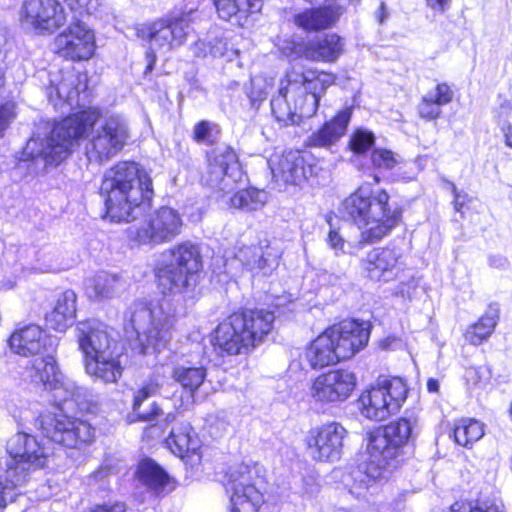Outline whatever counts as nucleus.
<instances>
[{
	"label": "nucleus",
	"mask_w": 512,
	"mask_h": 512,
	"mask_svg": "<svg viewBox=\"0 0 512 512\" xmlns=\"http://www.w3.org/2000/svg\"><path fill=\"white\" fill-rule=\"evenodd\" d=\"M91 131L85 153L90 162L102 163L115 157L127 144L130 129L120 114H106L87 108L56 124L45 139L31 137L23 149L21 160L42 158L47 164L58 165L71 153L73 144Z\"/></svg>",
	"instance_id": "nucleus-1"
},
{
	"label": "nucleus",
	"mask_w": 512,
	"mask_h": 512,
	"mask_svg": "<svg viewBox=\"0 0 512 512\" xmlns=\"http://www.w3.org/2000/svg\"><path fill=\"white\" fill-rule=\"evenodd\" d=\"M100 192L108 217L114 222H130L150 208L152 180L137 163L123 161L104 173Z\"/></svg>",
	"instance_id": "nucleus-2"
},
{
	"label": "nucleus",
	"mask_w": 512,
	"mask_h": 512,
	"mask_svg": "<svg viewBox=\"0 0 512 512\" xmlns=\"http://www.w3.org/2000/svg\"><path fill=\"white\" fill-rule=\"evenodd\" d=\"M75 338L83 355L86 373L105 384L117 383L122 377V352L113 329L89 319L76 325Z\"/></svg>",
	"instance_id": "nucleus-3"
},
{
	"label": "nucleus",
	"mask_w": 512,
	"mask_h": 512,
	"mask_svg": "<svg viewBox=\"0 0 512 512\" xmlns=\"http://www.w3.org/2000/svg\"><path fill=\"white\" fill-rule=\"evenodd\" d=\"M416 421L409 418H399L392 421L382 429H377L367 437V460L360 466L368 483L386 478L404 461V447L412 437Z\"/></svg>",
	"instance_id": "nucleus-4"
},
{
	"label": "nucleus",
	"mask_w": 512,
	"mask_h": 512,
	"mask_svg": "<svg viewBox=\"0 0 512 512\" xmlns=\"http://www.w3.org/2000/svg\"><path fill=\"white\" fill-rule=\"evenodd\" d=\"M390 196L385 190L370 195L359 188L343 202V214L361 230L359 248L386 236L401 218V210L389 204Z\"/></svg>",
	"instance_id": "nucleus-5"
},
{
	"label": "nucleus",
	"mask_w": 512,
	"mask_h": 512,
	"mask_svg": "<svg viewBox=\"0 0 512 512\" xmlns=\"http://www.w3.org/2000/svg\"><path fill=\"white\" fill-rule=\"evenodd\" d=\"M274 320V314L266 310L234 312L215 328L212 344L220 353L247 354L264 341Z\"/></svg>",
	"instance_id": "nucleus-6"
},
{
	"label": "nucleus",
	"mask_w": 512,
	"mask_h": 512,
	"mask_svg": "<svg viewBox=\"0 0 512 512\" xmlns=\"http://www.w3.org/2000/svg\"><path fill=\"white\" fill-rule=\"evenodd\" d=\"M7 452L4 465L0 461V508L16 499V488L26 481L30 471L42 468L46 461L36 438L22 432L9 439Z\"/></svg>",
	"instance_id": "nucleus-7"
},
{
	"label": "nucleus",
	"mask_w": 512,
	"mask_h": 512,
	"mask_svg": "<svg viewBox=\"0 0 512 512\" xmlns=\"http://www.w3.org/2000/svg\"><path fill=\"white\" fill-rule=\"evenodd\" d=\"M202 266L199 247L190 241L181 242L162 254L155 269L158 287L164 294L187 293L195 287Z\"/></svg>",
	"instance_id": "nucleus-8"
},
{
	"label": "nucleus",
	"mask_w": 512,
	"mask_h": 512,
	"mask_svg": "<svg viewBox=\"0 0 512 512\" xmlns=\"http://www.w3.org/2000/svg\"><path fill=\"white\" fill-rule=\"evenodd\" d=\"M135 31L147 48L145 73H148L153 70L157 55H167L183 46L192 29L187 15H167L138 24Z\"/></svg>",
	"instance_id": "nucleus-9"
},
{
	"label": "nucleus",
	"mask_w": 512,
	"mask_h": 512,
	"mask_svg": "<svg viewBox=\"0 0 512 512\" xmlns=\"http://www.w3.org/2000/svg\"><path fill=\"white\" fill-rule=\"evenodd\" d=\"M130 321L138 338H146L143 353H146L148 347L160 350L172 338L176 309L167 298L151 302L139 301L133 304Z\"/></svg>",
	"instance_id": "nucleus-10"
},
{
	"label": "nucleus",
	"mask_w": 512,
	"mask_h": 512,
	"mask_svg": "<svg viewBox=\"0 0 512 512\" xmlns=\"http://www.w3.org/2000/svg\"><path fill=\"white\" fill-rule=\"evenodd\" d=\"M24 378L31 384L50 391L62 411L81 408L86 391L62 374L53 355L48 353L30 361L25 366Z\"/></svg>",
	"instance_id": "nucleus-11"
},
{
	"label": "nucleus",
	"mask_w": 512,
	"mask_h": 512,
	"mask_svg": "<svg viewBox=\"0 0 512 512\" xmlns=\"http://www.w3.org/2000/svg\"><path fill=\"white\" fill-rule=\"evenodd\" d=\"M407 394V385L401 378H379L358 399L361 415L374 421L385 420L400 410Z\"/></svg>",
	"instance_id": "nucleus-12"
},
{
	"label": "nucleus",
	"mask_w": 512,
	"mask_h": 512,
	"mask_svg": "<svg viewBox=\"0 0 512 512\" xmlns=\"http://www.w3.org/2000/svg\"><path fill=\"white\" fill-rule=\"evenodd\" d=\"M203 183L220 196L233 193L244 181L236 152L229 146L217 147L209 156Z\"/></svg>",
	"instance_id": "nucleus-13"
},
{
	"label": "nucleus",
	"mask_w": 512,
	"mask_h": 512,
	"mask_svg": "<svg viewBox=\"0 0 512 512\" xmlns=\"http://www.w3.org/2000/svg\"><path fill=\"white\" fill-rule=\"evenodd\" d=\"M183 221L177 210L161 207L151 213L139 227L130 230L132 241L139 245L155 247L171 242L180 233Z\"/></svg>",
	"instance_id": "nucleus-14"
},
{
	"label": "nucleus",
	"mask_w": 512,
	"mask_h": 512,
	"mask_svg": "<svg viewBox=\"0 0 512 512\" xmlns=\"http://www.w3.org/2000/svg\"><path fill=\"white\" fill-rule=\"evenodd\" d=\"M66 21L64 8L57 0H25L19 11L22 28L38 35L52 34Z\"/></svg>",
	"instance_id": "nucleus-15"
},
{
	"label": "nucleus",
	"mask_w": 512,
	"mask_h": 512,
	"mask_svg": "<svg viewBox=\"0 0 512 512\" xmlns=\"http://www.w3.org/2000/svg\"><path fill=\"white\" fill-rule=\"evenodd\" d=\"M357 385V377L348 369H333L315 377L309 387L314 403L335 405L346 401Z\"/></svg>",
	"instance_id": "nucleus-16"
},
{
	"label": "nucleus",
	"mask_w": 512,
	"mask_h": 512,
	"mask_svg": "<svg viewBox=\"0 0 512 512\" xmlns=\"http://www.w3.org/2000/svg\"><path fill=\"white\" fill-rule=\"evenodd\" d=\"M40 423L47 438L68 448H80L94 438L95 431L87 421L63 413L42 416Z\"/></svg>",
	"instance_id": "nucleus-17"
},
{
	"label": "nucleus",
	"mask_w": 512,
	"mask_h": 512,
	"mask_svg": "<svg viewBox=\"0 0 512 512\" xmlns=\"http://www.w3.org/2000/svg\"><path fill=\"white\" fill-rule=\"evenodd\" d=\"M345 427L336 421L324 423L309 431L306 445L310 457L318 462H336L343 452L347 437Z\"/></svg>",
	"instance_id": "nucleus-18"
},
{
	"label": "nucleus",
	"mask_w": 512,
	"mask_h": 512,
	"mask_svg": "<svg viewBox=\"0 0 512 512\" xmlns=\"http://www.w3.org/2000/svg\"><path fill=\"white\" fill-rule=\"evenodd\" d=\"M310 155L300 151L274 152L268 159L273 178L277 182L300 185L314 174Z\"/></svg>",
	"instance_id": "nucleus-19"
},
{
	"label": "nucleus",
	"mask_w": 512,
	"mask_h": 512,
	"mask_svg": "<svg viewBox=\"0 0 512 512\" xmlns=\"http://www.w3.org/2000/svg\"><path fill=\"white\" fill-rule=\"evenodd\" d=\"M95 48L94 32L81 21L72 22L55 38L56 52L72 61L90 59Z\"/></svg>",
	"instance_id": "nucleus-20"
},
{
	"label": "nucleus",
	"mask_w": 512,
	"mask_h": 512,
	"mask_svg": "<svg viewBox=\"0 0 512 512\" xmlns=\"http://www.w3.org/2000/svg\"><path fill=\"white\" fill-rule=\"evenodd\" d=\"M361 264L371 280L382 282L399 279L406 268L403 254L396 247L374 248L362 259Z\"/></svg>",
	"instance_id": "nucleus-21"
},
{
	"label": "nucleus",
	"mask_w": 512,
	"mask_h": 512,
	"mask_svg": "<svg viewBox=\"0 0 512 512\" xmlns=\"http://www.w3.org/2000/svg\"><path fill=\"white\" fill-rule=\"evenodd\" d=\"M340 360L352 358L368 343L369 325L356 320H344L326 329Z\"/></svg>",
	"instance_id": "nucleus-22"
},
{
	"label": "nucleus",
	"mask_w": 512,
	"mask_h": 512,
	"mask_svg": "<svg viewBox=\"0 0 512 512\" xmlns=\"http://www.w3.org/2000/svg\"><path fill=\"white\" fill-rule=\"evenodd\" d=\"M290 79L292 78L293 89L301 88L305 98L303 101L302 112L306 116H313L317 112L319 100L326 89L333 85L335 76L327 72L317 70H300L293 67L288 70Z\"/></svg>",
	"instance_id": "nucleus-23"
},
{
	"label": "nucleus",
	"mask_w": 512,
	"mask_h": 512,
	"mask_svg": "<svg viewBox=\"0 0 512 512\" xmlns=\"http://www.w3.org/2000/svg\"><path fill=\"white\" fill-rule=\"evenodd\" d=\"M292 78L287 71L280 81L278 95L271 100L272 113L284 126L299 124L302 118H310L302 112L305 95L301 88H292Z\"/></svg>",
	"instance_id": "nucleus-24"
},
{
	"label": "nucleus",
	"mask_w": 512,
	"mask_h": 512,
	"mask_svg": "<svg viewBox=\"0 0 512 512\" xmlns=\"http://www.w3.org/2000/svg\"><path fill=\"white\" fill-rule=\"evenodd\" d=\"M265 484L264 469L258 463H241L232 469L228 475L227 491L231 493L230 500H251L252 491L263 498L262 489Z\"/></svg>",
	"instance_id": "nucleus-25"
},
{
	"label": "nucleus",
	"mask_w": 512,
	"mask_h": 512,
	"mask_svg": "<svg viewBox=\"0 0 512 512\" xmlns=\"http://www.w3.org/2000/svg\"><path fill=\"white\" fill-rule=\"evenodd\" d=\"M8 343L13 353L29 357L48 352L52 339L39 326L27 325L15 330Z\"/></svg>",
	"instance_id": "nucleus-26"
},
{
	"label": "nucleus",
	"mask_w": 512,
	"mask_h": 512,
	"mask_svg": "<svg viewBox=\"0 0 512 512\" xmlns=\"http://www.w3.org/2000/svg\"><path fill=\"white\" fill-rule=\"evenodd\" d=\"M235 256L250 270H260L266 274L278 265L281 252L268 240H263L256 245L239 247Z\"/></svg>",
	"instance_id": "nucleus-27"
},
{
	"label": "nucleus",
	"mask_w": 512,
	"mask_h": 512,
	"mask_svg": "<svg viewBox=\"0 0 512 512\" xmlns=\"http://www.w3.org/2000/svg\"><path fill=\"white\" fill-rule=\"evenodd\" d=\"M352 108H344L307 139L309 147L328 148L336 144L346 133L351 120Z\"/></svg>",
	"instance_id": "nucleus-28"
},
{
	"label": "nucleus",
	"mask_w": 512,
	"mask_h": 512,
	"mask_svg": "<svg viewBox=\"0 0 512 512\" xmlns=\"http://www.w3.org/2000/svg\"><path fill=\"white\" fill-rule=\"evenodd\" d=\"M341 14L342 9L340 6L330 4L298 14L295 17V23L306 31L324 30L335 25Z\"/></svg>",
	"instance_id": "nucleus-29"
},
{
	"label": "nucleus",
	"mask_w": 512,
	"mask_h": 512,
	"mask_svg": "<svg viewBox=\"0 0 512 512\" xmlns=\"http://www.w3.org/2000/svg\"><path fill=\"white\" fill-rule=\"evenodd\" d=\"M76 298L73 290L62 292L58 296L54 308L46 314L47 326L53 330L64 332L72 325L76 315Z\"/></svg>",
	"instance_id": "nucleus-30"
},
{
	"label": "nucleus",
	"mask_w": 512,
	"mask_h": 512,
	"mask_svg": "<svg viewBox=\"0 0 512 512\" xmlns=\"http://www.w3.org/2000/svg\"><path fill=\"white\" fill-rule=\"evenodd\" d=\"M125 288L126 282L120 276L104 271L85 281L87 296L97 301L113 298L123 292Z\"/></svg>",
	"instance_id": "nucleus-31"
},
{
	"label": "nucleus",
	"mask_w": 512,
	"mask_h": 512,
	"mask_svg": "<svg viewBox=\"0 0 512 512\" xmlns=\"http://www.w3.org/2000/svg\"><path fill=\"white\" fill-rule=\"evenodd\" d=\"M137 478L141 484L156 495L167 493L173 489L170 476L151 459H145L139 463Z\"/></svg>",
	"instance_id": "nucleus-32"
},
{
	"label": "nucleus",
	"mask_w": 512,
	"mask_h": 512,
	"mask_svg": "<svg viewBox=\"0 0 512 512\" xmlns=\"http://www.w3.org/2000/svg\"><path fill=\"white\" fill-rule=\"evenodd\" d=\"M304 356L313 369H321L341 361L326 330L310 343Z\"/></svg>",
	"instance_id": "nucleus-33"
},
{
	"label": "nucleus",
	"mask_w": 512,
	"mask_h": 512,
	"mask_svg": "<svg viewBox=\"0 0 512 512\" xmlns=\"http://www.w3.org/2000/svg\"><path fill=\"white\" fill-rule=\"evenodd\" d=\"M343 52V43L336 34H326L316 40L309 41L303 50V56L317 62H333Z\"/></svg>",
	"instance_id": "nucleus-34"
},
{
	"label": "nucleus",
	"mask_w": 512,
	"mask_h": 512,
	"mask_svg": "<svg viewBox=\"0 0 512 512\" xmlns=\"http://www.w3.org/2000/svg\"><path fill=\"white\" fill-rule=\"evenodd\" d=\"M165 443L174 455L181 458L190 452L195 453L200 447V442L194 429L190 423L185 421L177 422L172 427Z\"/></svg>",
	"instance_id": "nucleus-35"
},
{
	"label": "nucleus",
	"mask_w": 512,
	"mask_h": 512,
	"mask_svg": "<svg viewBox=\"0 0 512 512\" xmlns=\"http://www.w3.org/2000/svg\"><path fill=\"white\" fill-rule=\"evenodd\" d=\"M500 308L497 303H490L479 320L468 326L465 339L473 345H480L494 332L499 320Z\"/></svg>",
	"instance_id": "nucleus-36"
},
{
	"label": "nucleus",
	"mask_w": 512,
	"mask_h": 512,
	"mask_svg": "<svg viewBox=\"0 0 512 512\" xmlns=\"http://www.w3.org/2000/svg\"><path fill=\"white\" fill-rule=\"evenodd\" d=\"M85 82L86 76L68 72L56 86L50 88L49 96L52 99L55 92L59 100L72 107L74 104H78L80 91H85Z\"/></svg>",
	"instance_id": "nucleus-37"
},
{
	"label": "nucleus",
	"mask_w": 512,
	"mask_h": 512,
	"mask_svg": "<svg viewBox=\"0 0 512 512\" xmlns=\"http://www.w3.org/2000/svg\"><path fill=\"white\" fill-rule=\"evenodd\" d=\"M206 376V369L203 366H192L188 364L174 366L171 373V377L189 392V398L191 400H193L194 393L203 384Z\"/></svg>",
	"instance_id": "nucleus-38"
},
{
	"label": "nucleus",
	"mask_w": 512,
	"mask_h": 512,
	"mask_svg": "<svg viewBox=\"0 0 512 512\" xmlns=\"http://www.w3.org/2000/svg\"><path fill=\"white\" fill-rule=\"evenodd\" d=\"M219 17L229 21L238 14L247 15L260 11L261 0H214Z\"/></svg>",
	"instance_id": "nucleus-39"
},
{
	"label": "nucleus",
	"mask_w": 512,
	"mask_h": 512,
	"mask_svg": "<svg viewBox=\"0 0 512 512\" xmlns=\"http://www.w3.org/2000/svg\"><path fill=\"white\" fill-rule=\"evenodd\" d=\"M484 435L483 424L471 418L460 419L455 423L453 436L455 442L463 447H469Z\"/></svg>",
	"instance_id": "nucleus-40"
},
{
	"label": "nucleus",
	"mask_w": 512,
	"mask_h": 512,
	"mask_svg": "<svg viewBox=\"0 0 512 512\" xmlns=\"http://www.w3.org/2000/svg\"><path fill=\"white\" fill-rule=\"evenodd\" d=\"M267 193L256 188L244 189L236 192L230 198V206L245 211L261 209L267 202Z\"/></svg>",
	"instance_id": "nucleus-41"
},
{
	"label": "nucleus",
	"mask_w": 512,
	"mask_h": 512,
	"mask_svg": "<svg viewBox=\"0 0 512 512\" xmlns=\"http://www.w3.org/2000/svg\"><path fill=\"white\" fill-rule=\"evenodd\" d=\"M374 143L375 135L373 132L364 128H357L349 138L348 147L355 154H364Z\"/></svg>",
	"instance_id": "nucleus-42"
},
{
	"label": "nucleus",
	"mask_w": 512,
	"mask_h": 512,
	"mask_svg": "<svg viewBox=\"0 0 512 512\" xmlns=\"http://www.w3.org/2000/svg\"><path fill=\"white\" fill-rule=\"evenodd\" d=\"M492 369L489 365L472 366L466 369L465 379L473 388L483 389L490 384Z\"/></svg>",
	"instance_id": "nucleus-43"
},
{
	"label": "nucleus",
	"mask_w": 512,
	"mask_h": 512,
	"mask_svg": "<svg viewBox=\"0 0 512 512\" xmlns=\"http://www.w3.org/2000/svg\"><path fill=\"white\" fill-rule=\"evenodd\" d=\"M400 161L399 155L384 148L374 149L371 154L372 165L379 170H391L398 165Z\"/></svg>",
	"instance_id": "nucleus-44"
},
{
	"label": "nucleus",
	"mask_w": 512,
	"mask_h": 512,
	"mask_svg": "<svg viewBox=\"0 0 512 512\" xmlns=\"http://www.w3.org/2000/svg\"><path fill=\"white\" fill-rule=\"evenodd\" d=\"M159 392L160 385L155 380L150 379L143 383V385L134 394L132 411L137 412L146 399L157 395Z\"/></svg>",
	"instance_id": "nucleus-45"
},
{
	"label": "nucleus",
	"mask_w": 512,
	"mask_h": 512,
	"mask_svg": "<svg viewBox=\"0 0 512 512\" xmlns=\"http://www.w3.org/2000/svg\"><path fill=\"white\" fill-rule=\"evenodd\" d=\"M424 97L441 109L442 106L452 101L453 91L446 83H441L428 91Z\"/></svg>",
	"instance_id": "nucleus-46"
},
{
	"label": "nucleus",
	"mask_w": 512,
	"mask_h": 512,
	"mask_svg": "<svg viewBox=\"0 0 512 512\" xmlns=\"http://www.w3.org/2000/svg\"><path fill=\"white\" fill-rule=\"evenodd\" d=\"M231 512H258L259 507L263 504L264 499L255 491H252L251 500H239V497L230 500Z\"/></svg>",
	"instance_id": "nucleus-47"
},
{
	"label": "nucleus",
	"mask_w": 512,
	"mask_h": 512,
	"mask_svg": "<svg viewBox=\"0 0 512 512\" xmlns=\"http://www.w3.org/2000/svg\"><path fill=\"white\" fill-rule=\"evenodd\" d=\"M16 118V104L13 101H7L0 105V137Z\"/></svg>",
	"instance_id": "nucleus-48"
},
{
	"label": "nucleus",
	"mask_w": 512,
	"mask_h": 512,
	"mask_svg": "<svg viewBox=\"0 0 512 512\" xmlns=\"http://www.w3.org/2000/svg\"><path fill=\"white\" fill-rule=\"evenodd\" d=\"M327 242L331 249L334 250L335 254L339 253H354L353 250H347L346 247V241L344 240L343 236L339 233V231L335 228H330Z\"/></svg>",
	"instance_id": "nucleus-49"
},
{
	"label": "nucleus",
	"mask_w": 512,
	"mask_h": 512,
	"mask_svg": "<svg viewBox=\"0 0 512 512\" xmlns=\"http://www.w3.org/2000/svg\"><path fill=\"white\" fill-rule=\"evenodd\" d=\"M161 413H162V409L159 407L158 404L153 402L150 405L149 410H147V411H140V409H139L137 412H132V414L129 415V421L130 422H135V421L152 422Z\"/></svg>",
	"instance_id": "nucleus-50"
},
{
	"label": "nucleus",
	"mask_w": 512,
	"mask_h": 512,
	"mask_svg": "<svg viewBox=\"0 0 512 512\" xmlns=\"http://www.w3.org/2000/svg\"><path fill=\"white\" fill-rule=\"evenodd\" d=\"M210 52L214 57H227L230 61L233 57L238 55V50L230 49L228 42L223 38L215 39V43L211 46Z\"/></svg>",
	"instance_id": "nucleus-51"
},
{
	"label": "nucleus",
	"mask_w": 512,
	"mask_h": 512,
	"mask_svg": "<svg viewBox=\"0 0 512 512\" xmlns=\"http://www.w3.org/2000/svg\"><path fill=\"white\" fill-rule=\"evenodd\" d=\"M65 1L71 10L78 11L80 14H82V13L92 14L97 10V8L99 6L98 0H65Z\"/></svg>",
	"instance_id": "nucleus-52"
},
{
	"label": "nucleus",
	"mask_w": 512,
	"mask_h": 512,
	"mask_svg": "<svg viewBox=\"0 0 512 512\" xmlns=\"http://www.w3.org/2000/svg\"><path fill=\"white\" fill-rule=\"evenodd\" d=\"M418 112L424 119L435 120L440 116L441 109L437 107V105L428 101V99L423 96L421 102L418 105Z\"/></svg>",
	"instance_id": "nucleus-53"
},
{
	"label": "nucleus",
	"mask_w": 512,
	"mask_h": 512,
	"mask_svg": "<svg viewBox=\"0 0 512 512\" xmlns=\"http://www.w3.org/2000/svg\"><path fill=\"white\" fill-rule=\"evenodd\" d=\"M512 115V103L508 100H504L500 103L499 107L494 111V117L499 125H507L509 117Z\"/></svg>",
	"instance_id": "nucleus-54"
},
{
	"label": "nucleus",
	"mask_w": 512,
	"mask_h": 512,
	"mask_svg": "<svg viewBox=\"0 0 512 512\" xmlns=\"http://www.w3.org/2000/svg\"><path fill=\"white\" fill-rule=\"evenodd\" d=\"M194 139L197 142L208 141L210 139V123L208 121H201L195 126Z\"/></svg>",
	"instance_id": "nucleus-55"
},
{
	"label": "nucleus",
	"mask_w": 512,
	"mask_h": 512,
	"mask_svg": "<svg viewBox=\"0 0 512 512\" xmlns=\"http://www.w3.org/2000/svg\"><path fill=\"white\" fill-rule=\"evenodd\" d=\"M426 2L433 10L443 13L449 8L451 0H426Z\"/></svg>",
	"instance_id": "nucleus-56"
},
{
	"label": "nucleus",
	"mask_w": 512,
	"mask_h": 512,
	"mask_svg": "<svg viewBox=\"0 0 512 512\" xmlns=\"http://www.w3.org/2000/svg\"><path fill=\"white\" fill-rule=\"evenodd\" d=\"M389 17V11L384 2L380 3L379 8L375 11V18L380 24H383Z\"/></svg>",
	"instance_id": "nucleus-57"
},
{
	"label": "nucleus",
	"mask_w": 512,
	"mask_h": 512,
	"mask_svg": "<svg viewBox=\"0 0 512 512\" xmlns=\"http://www.w3.org/2000/svg\"><path fill=\"white\" fill-rule=\"evenodd\" d=\"M501 130L504 135V141H505L506 146L512 148V125L507 124V125L501 126Z\"/></svg>",
	"instance_id": "nucleus-58"
},
{
	"label": "nucleus",
	"mask_w": 512,
	"mask_h": 512,
	"mask_svg": "<svg viewBox=\"0 0 512 512\" xmlns=\"http://www.w3.org/2000/svg\"><path fill=\"white\" fill-rule=\"evenodd\" d=\"M490 264L492 266L498 267L499 269H503L508 265L507 258L499 255V257H491Z\"/></svg>",
	"instance_id": "nucleus-59"
},
{
	"label": "nucleus",
	"mask_w": 512,
	"mask_h": 512,
	"mask_svg": "<svg viewBox=\"0 0 512 512\" xmlns=\"http://www.w3.org/2000/svg\"><path fill=\"white\" fill-rule=\"evenodd\" d=\"M427 390L431 393L439 391V381L434 378H429L427 381Z\"/></svg>",
	"instance_id": "nucleus-60"
},
{
	"label": "nucleus",
	"mask_w": 512,
	"mask_h": 512,
	"mask_svg": "<svg viewBox=\"0 0 512 512\" xmlns=\"http://www.w3.org/2000/svg\"><path fill=\"white\" fill-rule=\"evenodd\" d=\"M174 420H175V415H174V414H171V413L167 414V416H166V418H165V421H166L167 423H171V422H173Z\"/></svg>",
	"instance_id": "nucleus-61"
},
{
	"label": "nucleus",
	"mask_w": 512,
	"mask_h": 512,
	"mask_svg": "<svg viewBox=\"0 0 512 512\" xmlns=\"http://www.w3.org/2000/svg\"><path fill=\"white\" fill-rule=\"evenodd\" d=\"M374 182L375 183H379L380 182V178L377 175L374 176Z\"/></svg>",
	"instance_id": "nucleus-62"
},
{
	"label": "nucleus",
	"mask_w": 512,
	"mask_h": 512,
	"mask_svg": "<svg viewBox=\"0 0 512 512\" xmlns=\"http://www.w3.org/2000/svg\"><path fill=\"white\" fill-rule=\"evenodd\" d=\"M256 81H257L256 79L251 80L252 84H254Z\"/></svg>",
	"instance_id": "nucleus-63"
}]
</instances>
